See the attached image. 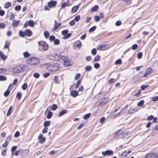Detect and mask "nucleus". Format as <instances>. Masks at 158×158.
<instances>
[{
    "mask_svg": "<svg viewBox=\"0 0 158 158\" xmlns=\"http://www.w3.org/2000/svg\"><path fill=\"white\" fill-rule=\"evenodd\" d=\"M75 24V22L74 20H72L69 22V24L71 26H73Z\"/></svg>",
    "mask_w": 158,
    "mask_h": 158,
    "instance_id": "obj_58",
    "label": "nucleus"
},
{
    "mask_svg": "<svg viewBox=\"0 0 158 158\" xmlns=\"http://www.w3.org/2000/svg\"><path fill=\"white\" fill-rule=\"evenodd\" d=\"M108 98H102L101 100V102H102L103 103V104H104L106 102H108Z\"/></svg>",
    "mask_w": 158,
    "mask_h": 158,
    "instance_id": "obj_28",
    "label": "nucleus"
},
{
    "mask_svg": "<svg viewBox=\"0 0 158 158\" xmlns=\"http://www.w3.org/2000/svg\"><path fill=\"white\" fill-rule=\"evenodd\" d=\"M27 83H24L23 85L22 86V89L23 90H25L27 88Z\"/></svg>",
    "mask_w": 158,
    "mask_h": 158,
    "instance_id": "obj_42",
    "label": "nucleus"
},
{
    "mask_svg": "<svg viewBox=\"0 0 158 158\" xmlns=\"http://www.w3.org/2000/svg\"><path fill=\"white\" fill-rule=\"evenodd\" d=\"M10 43L8 41H6L5 42V44L4 46V48H8L9 46L10 45Z\"/></svg>",
    "mask_w": 158,
    "mask_h": 158,
    "instance_id": "obj_24",
    "label": "nucleus"
},
{
    "mask_svg": "<svg viewBox=\"0 0 158 158\" xmlns=\"http://www.w3.org/2000/svg\"><path fill=\"white\" fill-rule=\"evenodd\" d=\"M39 45L42 47L44 51L47 50L48 45L47 44L43 41H40L38 43Z\"/></svg>",
    "mask_w": 158,
    "mask_h": 158,
    "instance_id": "obj_4",
    "label": "nucleus"
},
{
    "mask_svg": "<svg viewBox=\"0 0 158 158\" xmlns=\"http://www.w3.org/2000/svg\"><path fill=\"white\" fill-rule=\"evenodd\" d=\"M145 158H158L157 155L153 153H150L147 154Z\"/></svg>",
    "mask_w": 158,
    "mask_h": 158,
    "instance_id": "obj_7",
    "label": "nucleus"
},
{
    "mask_svg": "<svg viewBox=\"0 0 158 158\" xmlns=\"http://www.w3.org/2000/svg\"><path fill=\"white\" fill-rule=\"evenodd\" d=\"M6 79V77L5 76L0 75V81H3Z\"/></svg>",
    "mask_w": 158,
    "mask_h": 158,
    "instance_id": "obj_40",
    "label": "nucleus"
},
{
    "mask_svg": "<svg viewBox=\"0 0 158 158\" xmlns=\"http://www.w3.org/2000/svg\"><path fill=\"white\" fill-rule=\"evenodd\" d=\"M50 123L51 122L50 121H47L44 122V126L46 127L50 125Z\"/></svg>",
    "mask_w": 158,
    "mask_h": 158,
    "instance_id": "obj_26",
    "label": "nucleus"
},
{
    "mask_svg": "<svg viewBox=\"0 0 158 158\" xmlns=\"http://www.w3.org/2000/svg\"><path fill=\"white\" fill-rule=\"evenodd\" d=\"M23 54L25 57H28L30 55V54L28 53L27 52H24L23 53Z\"/></svg>",
    "mask_w": 158,
    "mask_h": 158,
    "instance_id": "obj_49",
    "label": "nucleus"
},
{
    "mask_svg": "<svg viewBox=\"0 0 158 158\" xmlns=\"http://www.w3.org/2000/svg\"><path fill=\"white\" fill-rule=\"evenodd\" d=\"M67 113V111L66 110H62L59 114V117H60L62 115Z\"/></svg>",
    "mask_w": 158,
    "mask_h": 158,
    "instance_id": "obj_19",
    "label": "nucleus"
},
{
    "mask_svg": "<svg viewBox=\"0 0 158 158\" xmlns=\"http://www.w3.org/2000/svg\"><path fill=\"white\" fill-rule=\"evenodd\" d=\"M55 60H58L61 59H63L64 56H62L60 54H55Z\"/></svg>",
    "mask_w": 158,
    "mask_h": 158,
    "instance_id": "obj_13",
    "label": "nucleus"
},
{
    "mask_svg": "<svg viewBox=\"0 0 158 158\" xmlns=\"http://www.w3.org/2000/svg\"><path fill=\"white\" fill-rule=\"evenodd\" d=\"M21 8V6L20 5H18L15 7V10L17 11H19Z\"/></svg>",
    "mask_w": 158,
    "mask_h": 158,
    "instance_id": "obj_59",
    "label": "nucleus"
},
{
    "mask_svg": "<svg viewBox=\"0 0 158 158\" xmlns=\"http://www.w3.org/2000/svg\"><path fill=\"white\" fill-rule=\"evenodd\" d=\"M24 70L23 67L22 66H17L14 68L13 72L15 75L17 76L18 73L23 71Z\"/></svg>",
    "mask_w": 158,
    "mask_h": 158,
    "instance_id": "obj_3",
    "label": "nucleus"
},
{
    "mask_svg": "<svg viewBox=\"0 0 158 158\" xmlns=\"http://www.w3.org/2000/svg\"><path fill=\"white\" fill-rule=\"evenodd\" d=\"M40 60L37 57H32L29 59L27 61L28 64L34 65H36L40 63Z\"/></svg>",
    "mask_w": 158,
    "mask_h": 158,
    "instance_id": "obj_2",
    "label": "nucleus"
},
{
    "mask_svg": "<svg viewBox=\"0 0 158 158\" xmlns=\"http://www.w3.org/2000/svg\"><path fill=\"white\" fill-rule=\"evenodd\" d=\"M79 7V5H78L76 6H73L72 9V12L73 13L76 12Z\"/></svg>",
    "mask_w": 158,
    "mask_h": 158,
    "instance_id": "obj_18",
    "label": "nucleus"
},
{
    "mask_svg": "<svg viewBox=\"0 0 158 158\" xmlns=\"http://www.w3.org/2000/svg\"><path fill=\"white\" fill-rule=\"evenodd\" d=\"M20 23V21L19 20H14L12 23V25L14 27H18Z\"/></svg>",
    "mask_w": 158,
    "mask_h": 158,
    "instance_id": "obj_15",
    "label": "nucleus"
},
{
    "mask_svg": "<svg viewBox=\"0 0 158 158\" xmlns=\"http://www.w3.org/2000/svg\"><path fill=\"white\" fill-rule=\"evenodd\" d=\"M78 94V92L76 91L73 90L71 92V95L74 97H75Z\"/></svg>",
    "mask_w": 158,
    "mask_h": 158,
    "instance_id": "obj_17",
    "label": "nucleus"
},
{
    "mask_svg": "<svg viewBox=\"0 0 158 158\" xmlns=\"http://www.w3.org/2000/svg\"><path fill=\"white\" fill-rule=\"evenodd\" d=\"M113 152L111 150H107L105 151L102 152V154L103 156H106V155H110L112 154Z\"/></svg>",
    "mask_w": 158,
    "mask_h": 158,
    "instance_id": "obj_11",
    "label": "nucleus"
},
{
    "mask_svg": "<svg viewBox=\"0 0 158 158\" xmlns=\"http://www.w3.org/2000/svg\"><path fill=\"white\" fill-rule=\"evenodd\" d=\"M11 3L10 2H6L4 5V7L6 8H8L9 7H10L11 6Z\"/></svg>",
    "mask_w": 158,
    "mask_h": 158,
    "instance_id": "obj_25",
    "label": "nucleus"
},
{
    "mask_svg": "<svg viewBox=\"0 0 158 158\" xmlns=\"http://www.w3.org/2000/svg\"><path fill=\"white\" fill-rule=\"evenodd\" d=\"M80 75L79 73H77V74H76L75 77V80H77L80 77Z\"/></svg>",
    "mask_w": 158,
    "mask_h": 158,
    "instance_id": "obj_62",
    "label": "nucleus"
},
{
    "mask_svg": "<svg viewBox=\"0 0 158 158\" xmlns=\"http://www.w3.org/2000/svg\"><path fill=\"white\" fill-rule=\"evenodd\" d=\"M121 62H122L121 60L120 59H118L115 62L114 64H121Z\"/></svg>",
    "mask_w": 158,
    "mask_h": 158,
    "instance_id": "obj_45",
    "label": "nucleus"
},
{
    "mask_svg": "<svg viewBox=\"0 0 158 158\" xmlns=\"http://www.w3.org/2000/svg\"><path fill=\"white\" fill-rule=\"evenodd\" d=\"M123 133V131L122 130L120 129L116 132L114 135L115 138L118 137Z\"/></svg>",
    "mask_w": 158,
    "mask_h": 158,
    "instance_id": "obj_14",
    "label": "nucleus"
},
{
    "mask_svg": "<svg viewBox=\"0 0 158 158\" xmlns=\"http://www.w3.org/2000/svg\"><path fill=\"white\" fill-rule=\"evenodd\" d=\"M44 65L47 66L48 70L51 72H53L57 70L60 67V65L58 64H51L49 63L45 64Z\"/></svg>",
    "mask_w": 158,
    "mask_h": 158,
    "instance_id": "obj_1",
    "label": "nucleus"
},
{
    "mask_svg": "<svg viewBox=\"0 0 158 158\" xmlns=\"http://www.w3.org/2000/svg\"><path fill=\"white\" fill-rule=\"evenodd\" d=\"M58 108L57 106L55 104H53L51 107V109L53 110H56Z\"/></svg>",
    "mask_w": 158,
    "mask_h": 158,
    "instance_id": "obj_33",
    "label": "nucleus"
},
{
    "mask_svg": "<svg viewBox=\"0 0 158 158\" xmlns=\"http://www.w3.org/2000/svg\"><path fill=\"white\" fill-rule=\"evenodd\" d=\"M16 97L19 100H20L21 97V94L20 93H18L16 95Z\"/></svg>",
    "mask_w": 158,
    "mask_h": 158,
    "instance_id": "obj_52",
    "label": "nucleus"
},
{
    "mask_svg": "<svg viewBox=\"0 0 158 158\" xmlns=\"http://www.w3.org/2000/svg\"><path fill=\"white\" fill-rule=\"evenodd\" d=\"M71 35V34L70 33H67L66 35H65L64 36V38L65 39H67L69 38Z\"/></svg>",
    "mask_w": 158,
    "mask_h": 158,
    "instance_id": "obj_56",
    "label": "nucleus"
},
{
    "mask_svg": "<svg viewBox=\"0 0 158 158\" xmlns=\"http://www.w3.org/2000/svg\"><path fill=\"white\" fill-rule=\"evenodd\" d=\"M152 72V69L149 67L147 70L146 71L145 73L143 75V77H146L147 76L149 75Z\"/></svg>",
    "mask_w": 158,
    "mask_h": 158,
    "instance_id": "obj_8",
    "label": "nucleus"
},
{
    "mask_svg": "<svg viewBox=\"0 0 158 158\" xmlns=\"http://www.w3.org/2000/svg\"><path fill=\"white\" fill-rule=\"evenodd\" d=\"M144 103V101L143 100H141L138 103L137 105L139 106H143Z\"/></svg>",
    "mask_w": 158,
    "mask_h": 158,
    "instance_id": "obj_31",
    "label": "nucleus"
},
{
    "mask_svg": "<svg viewBox=\"0 0 158 158\" xmlns=\"http://www.w3.org/2000/svg\"><path fill=\"white\" fill-rule=\"evenodd\" d=\"M0 56L3 60H5L6 59V57L3 54L2 52L0 51Z\"/></svg>",
    "mask_w": 158,
    "mask_h": 158,
    "instance_id": "obj_50",
    "label": "nucleus"
},
{
    "mask_svg": "<svg viewBox=\"0 0 158 158\" xmlns=\"http://www.w3.org/2000/svg\"><path fill=\"white\" fill-rule=\"evenodd\" d=\"M92 69V67L90 66H86L85 67V70L87 71H90Z\"/></svg>",
    "mask_w": 158,
    "mask_h": 158,
    "instance_id": "obj_30",
    "label": "nucleus"
},
{
    "mask_svg": "<svg viewBox=\"0 0 158 158\" xmlns=\"http://www.w3.org/2000/svg\"><path fill=\"white\" fill-rule=\"evenodd\" d=\"M61 23H54V27L52 29L53 31H56L61 26Z\"/></svg>",
    "mask_w": 158,
    "mask_h": 158,
    "instance_id": "obj_12",
    "label": "nucleus"
},
{
    "mask_svg": "<svg viewBox=\"0 0 158 158\" xmlns=\"http://www.w3.org/2000/svg\"><path fill=\"white\" fill-rule=\"evenodd\" d=\"M12 108H13V107H12V106H10V107L8 110L7 113V116H9L10 115V114L12 112Z\"/></svg>",
    "mask_w": 158,
    "mask_h": 158,
    "instance_id": "obj_23",
    "label": "nucleus"
},
{
    "mask_svg": "<svg viewBox=\"0 0 158 158\" xmlns=\"http://www.w3.org/2000/svg\"><path fill=\"white\" fill-rule=\"evenodd\" d=\"M33 76L35 78H39L40 77V74L38 73H35L33 75Z\"/></svg>",
    "mask_w": 158,
    "mask_h": 158,
    "instance_id": "obj_48",
    "label": "nucleus"
},
{
    "mask_svg": "<svg viewBox=\"0 0 158 158\" xmlns=\"http://www.w3.org/2000/svg\"><path fill=\"white\" fill-rule=\"evenodd\" d=\"M53 80L56 84H59V77L58 76H55L53 78Z\"/></svg>",
    "mask_w": 158,
    "mask_h": 158,
    "instance_id": "obj_21",
    "label": "nucleus"
},
{
    "mask_svg": "<svg viewBox=\"0 0 158 158\" xmlns=\"http://www.w3.org/2000/svg\"><path fill=\"white\" fill-rule=\"evenodd\" d=\"M6 25L4 23H0V28H4L5 27Z\"/></svg>",
    "mask_w": 158,
    "mask_h": 158,
    "instance_id": "obj_63",
    "label": "nucleus"
},
{
    "mask_svg": "<svg viewBox=\"0 0 158 158\" xmlns=\"http://www.w3.org/2000/svg\"><path fill=\"white\" fill-rule=\"evenodd\" d=\"M90 115L91 114L90 113L86 114L84 116V118L85 119H87L90 117Z\"/></svg>",
    "mask_w": 158,
    "mask_h": 158,
    "instance_id": "obj_43",
    "label": "nucleus"
},
{
    "mask_svg": "<svg viewBox=\"0 0 158 158\" xmlns=\"http://www.w3.org/2000/svg\"><path fill=\"white\" fill-rule=\"evenodd\" d=\"M96 28V26H94L91 27L89 30V32H91L94 30H95Z\"/></svg>",
    "mask_w": 158,
    "mask_h": 158,
    "instance_id": "obj_35",
    "label": "nucleus"
},
{
    "mask_svg": "<svg viewBox=\"0 0 158 158\" xmlns=\"http://www.w3.org/2000/svg\"><path fill=\"white\" fill-rule=\"evenodd\" d=\"M148 85H142L141 87V88L142 90H144L146 88H147L149 86Z\"/></svg>",
    "mask_w": 158,
    "mask_h": 158,
    "instance_id": "obj_47",
    "label": "nucleus"
},
{
    "mask_svg": "<svg viewBox=\"0 0 158 158\" xmlns=\"http://www.w3.org/2000/svg\"><path fill=\"white\" fill-rule=\"evenodd\" d=\"M38 139L40 143H42L45 142V138L43 137L42 135H40L38 136Z\"/></svg>",
    "mask_w": 158,
    "mask_h": 158,
    "instance_id": "obj_10",
    "label": "nucleus"
},
{
    "mask_svg": "<svg viewBox=\"0 0 158 158\" xmlns=\"http://www.w3.org/2000/svg\"><path fill=\"white\" fill-rule=\"evenodd\" d=\"M84 125V123H81L77 127V129H79L81 128Z\"/></svg>",
    "mask_w": 158,
    "mask_h": 158,
    "instance_id": "obj_64",
    "label": "nucleus"
},
{
    "mask_svg": "<svg viewBox=\"0 0 158 158\" xmlns=\"http://www.w3.org/2000/svg\"><path fill=\"white\" fill-rule=\"evenodd\" d=\"M94 19L95 22H98L100 20V17L98 16H95L94 17Z\"/></svg>",
    "mask_w": 158,
    "mask_h": 158,
    "instance_id": "obj_44",
    "label": "nucleus"
},
{
    "mask_svg": "<svg viewBox=\"0 0 158 158\" xmlns=\"http://www.w3.org/2000/svg\"><path fill=\"white\" fill-rule=\"evenodd\" d=\"M127 155V152L126 151H125L123 152L121 154V156L123 158H125Z\"/></svg>",
    "mask_w": 158,
    "mask_h": 158,
    "instance_id": "obj_34",
    "label": "nucleus"
},
{
    "mask_svg": "<svg viewBox=\"0 0 158 158\" xmlns=\"http://www.w3.org/2000/svg\"><path fill=\"white\" fill-rule=\"evenodd\" d=\"M107 44H100L97 46V49L99 50H106L109 48V47H107Z\"/></svg>",
    "mask_w": 158,
    "mask_h": 158,
    "instance_id": "obj_6",
    "label": "nucleus"
},
{
    "mask_svg": "<svg viewBox=\"0 0 158 158\" xmlns=\"http://www.w3.org/2000/svg\"><path fill=\"white\" fill-rule=\"evenodd\" d=\"M75 44L78 47L81 46V43L79 40L77 41L75 43Z\"/></svg>",
    "mask_w": 158,
    "mask_h": 158,
    "instance_id": "obj_38",
    "label": "nucleus"
},
{
    "mask_svg": "<svg viewBox=\"0 0 158 158\" xmlns=\"http://www.w3.org/2000/svg\"><path fill=\"white\" fill-rule=\"evenodd\" d=\"M8 143L9 142L8 141H6L5 143L2 144V147L5 148L6 147Z\"/></svg>",
    "mask_w": 158,
    "mask_h": 158,
    "instance_id": "obj_57",
    "label": "nucleus"
},
{
    "mask_svg": "<svg viewBox=\"0 0 158 158\" xmlns=\"http://www.w3.org/2000/svg\"><path fill=\"white\" fill-rule=\"evenodd\" d=\"M97 52V50L95 48H93L91 51L92 53L94 55H96Z\"/></svg>",
    "mask_w": 158,
    "mask_h": 158,
    "instance_id": "obj_55",
    "label": "nucleus"
},
{
    "mask_svg": "<svg viewBox=\"0 0 158 158\" xmlns=\"http://www.w3.org/2000/svg\"><path fill=\"white\" fill-rule=\"evenodd\" d=\"M129 134V132L128 131H126V132H125L124 133H122V134L121 135L122 137H121L122 138H124L125 137H126L127 135H128V134Z\"/></svg>",
    "mask_w": 158,
    "mask_h": 158,
    "instance_id": "obj_32",
    "label": "nucleus"
},
{
    "mask_svg": "<svg viewBox=\"0 0 158 158\" xmlns=\"http://www.w3.org/2000/svg\"><path fill=\"white\" fill-rule=\"evenodd\" d=\"M60 41L59 39H56L54 41V44L55 45H57L59 44Z\"/></svg>",
    "mask_w": 158,
    "mask_h": 158,
    "instance_id": "obj_39",
    "label": "nucleus"
},
{
    "mask_svg": "<svg viewBox=\"0 0 158 158\" xmlns=\"http://www.w3.org/2000/svg\"><path fill=\"white\" fill-rule=\"evenodd\" d=\"M44 35L45 38L47 39L49 35V34L48 32L47 31H45L44 32Z\"/></svg>",
    "mask_w": 158,
    "mask_h": 158,
    "instance_id": "obj_37",
    "label": "nucleus"
},
{
    "mask_svg": "<svg viewBox=\"0 0 158 158\" xmlns=\"http://www.w3.org/2000/svg\"><path fill=\"white\" fill-rule=\"evenodd\" d=\"M56 1L52 0L48 2V5L49 7L51 8L55 6L56 5Z\"/></svg>",
    "mask_w": 158,
    "mask_h": 158,
    "instance_id": "obj_9",
    "label": "nucleus"
},
{
    "mask_svg": "<svg viewBox=\"0 0 158 158\" xmlns=\"http://www.w3.org/2000/svg\"><path fill=\"white\" fill-rule=\"evenodd\" d=\"M52 116V112H49L47 115V118L48 119L51 118Z\"/></svg>",
    "mask_w": 158,
    "mask_h": 158,
    "instance_id": "obj_46",
    "label": "nucleus"
},
{
    "mask_svg": "<svg viewBox=\"0 0 158 158\" xmlns=\"http://www.w3.org/2000/svg\"><path fill=\"white\" fill-rule=\"evenodd\" d=\"M69 2H63L61 6V8H64L65 6H68L69 5Z\"/></svg>",
    "mask_w": 158,
    "mask_h": 158,
    "instance_id": "obj_20",
    "label": "nucleus"
},
{
    "mask_svg": "<svg viewBox=\"0 0 158 158\" xmlns=\"http://www.w3.org/2000/svg\"><path fill=\"white\" fill-rule=\"evenodd\" d=\"M25 32V35L27 36H30L31 35V32L29 30H26Z\"/></svg>",
    "mask_w": 158,
    "mask_h": 158,
    "instance_id": "obj_22",
    "label": "nucleus"
},
{
    "mask_svg": "<svg viewBox=\"0 0 158 158\" xmlns=\"http://www.w3.org/2000/svg\"><path fill=\"white\" fill-rule=\"evenodd\" d=\"M50 74V73L46 72L43 74V76L44 77H47L49 76Z\"/></svg>",
    "mask_w": 158,
    "mask_h": 158,
    "instance_id": "obj_60",
    "label": "nucleus"
},
{
    "mask_svg": "<svg viewBox=\"0 0 158 158\" xmlns=\"http://www.w3.org/2000/svg\"><path fill=\"white\" fill-rule=\"evenodd\" d=\"M98 8V6L95 5L93 6L91 9V11L93 12H95L96 11Z\"/></svg>",
    "mask_w": 158,
    "mask_h": 158,
    "instance_id": "obj_29",
    "label": "nucleus"
},
{
    "mask_svg": "<svg viewBox=\"0 0 158 158\" xmlns=\"http://www.w3.org/2000/svg\"><path fill=\"white\" fill-rule=\"evenodd\" d=\"M19 35L22 37H24L25 35V32L20 31L19 32Z\"/></svg>",
    "mask_w": 158,
    "mask_h": 158,
    "instance_id": "obj_36",
    "label": "nucleus"
},
{
    "mask_svg": "<svg viewBox=\"0 0 158 158\" xmlns=\"http://www.w3.org/2000/svg\"><path fill=\"white\" fill-rule=\"evenodd\" d=\"M55 54H53L49 56V58L51 60H55Z\"/></svg>",
    "mask_w": 158,
    "mask_h": 158,
    "instance_id": "obj_54",
    "label": "nucleus"
},
{
    "mask_svg": "<svg viewBox=\"0 0 158 158\" xmlns=\"http://www.w3.org/2000/svg\"><path fill=\"white\" fill-rule=\"evenodd\" d=\"M80 18V16L79 15L76 16L74 18V20L76 21L77 22Z\"/></svg>",
    "mask_w": 158,
    "mask_h": 158,
    "instance_id": "obj_61",
    "label": "nucleus"
},
{
    "mask_svg": "<svg viewBox=\"0 0 158 158\" xmlns=\"http://www.w3.org/2000/svg\"><path fill=\"white\" fill-rule=\"evenodd\" d=\"M140 77L138 75L135 76L133 79V81L134 83H135L139 81L140 80Z\"/></svg>",
    "mask_w": 158,
    "mask_h": 158,
    "instance_id": "obj_16",
    "label": "nucleus"
},
{
    "mask_svg": "<svg viewBox=\"0 0 158 158\" xmlns=\"http://www.w3.org/2000/svg\"><path fill=\"white\" fill-rule=\"evenodd\" d=\"M10 93V91L7 90L4 92V95L5 96L7 97L9 95Z\"/></svg>",
    "mask_w": 158,
    "mask_h": 158,
    "instance_id": "obj_51",
    "label": "nucleus"
},
{
    "mask_svg": "<svg viewBox=\"0 0 158 158\" xmlns=\"http://www.w3.org/2000/svg\"><path fill=\"white\" fill-rule=\"evenodd\" d=\"M142 53L141 52H139L137 55V57L138 59H140L142 56Z\"/></svg>",
    "mask_w": 158,
    "mask_h": 158,
    "instance_id": "obj_53",
    "label": "nucleus"
},
{
    "mask_svg": "<svg viewBox=\"0 0 158 158\" xmlns=\"http://www.w3.org/2000/svg\"><path fill=\"white\" fill-rule=\"evenodd\" d=\"M28 25L31 27H33L34 25V23L33 21L32 20H30L28 22Z\"/></svg>",
    "mask_w": 158,
    "mask_h": 158,
    "instance_id": "obj_27",
    "label": "nucleus"
},
{
    "mask_svg": "<svg viewBox=\"0 0 158 158\" xmlns=\"http://www.w3.org/2000/svg\"><path fill=\"white\" fill-rule=\"evenodd\" d=\"M100 56L98 55H97L96 56L94 59V61H97L99 60H100Z\"/></svg>",
    "mask_w": 158,
    "mask_h": 158,
    "instance_id": "obj_41",
    "label": "nucleus"
},
{
    "mask_svg": "<svg viewBox=\"0 0 158 158\" xmlns=\"http://www.w3.org/2000/svg\"><path fill=\"white\" fill-rule=\"evenodd\" d=\"M63 60H64V64L65 66H71L72 65L73 63L72 62L66 57L64 56Z\"/></svg>",
    "mask_w": 158,
    "mask_h": 158,
    "instance_id": "obj_5",
    "label": "nucleus"
}]
</instances>
